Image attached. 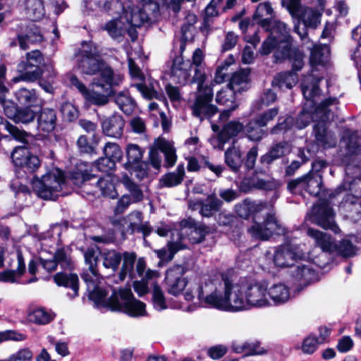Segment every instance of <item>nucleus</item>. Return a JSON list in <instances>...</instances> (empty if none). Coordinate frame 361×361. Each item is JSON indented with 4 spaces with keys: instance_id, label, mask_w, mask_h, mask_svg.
Here are the masks:
<instances>
[{
    "instance_id": "nucleus-1",
    "label": "nucleus",
    "mask_w": 361,
    "mask_h": 361,
    "mask_svg": "<svg viewBox=\"0 0 361 361\" xmlns=\"http://www.w3.org/2000/svg\"><path fill=\"white\" fill-rule=\"evenodd\" d=\"M185 269L180 265L169 269L166 283L169 292L174 295L183 293L186 301H192L197 296L204 307L217 310L238 312L246 310L243 285L235 283L225 275L214 276H183Z\"/></svg>"
},
{
    "instance_id": "nucleus-2",
    "label": "nucleus",
    "mask_w": 361,
    "mask_h": 361,
    "mask_svg": "<svg viewBox=\"0 0 361 361\" xmlns=\"http://www.w3.org/2000/svg\"><path fill=\"white\" fill-rule=\"evenodd\" d=\"M336 102V99L329 98L317 106L313 113L307 110V107H312L316 103H305V107L297 118L295 126L298 129L305 128L312 121L318 123L314 127V133L317 145L324 149L334 147L336 145L337 138L335 134L329 130L326 127V121L330 119V112L328 106ZM317 102V99H315Z\"/></svg>"
},
{
    "instance_id": "nucleus-3",
    "label": "nucleus",
    "mask_w": 361,
    "mask_h": 361,
    "mask_svg": "<svg viewBox=\"0 0 361 361\" xmlns=\"http://www.w3.org/2000/svg\"><path fill=\"white\" fill-rule=\"evenodd\" d=\"M78 70L82 74L88 75H99L93 80H112L116 76L113 68L103 59L98 45L92 40L82 41L81 47L75 54Z\"/></svg>"
},
{
    "instance_id": "nucleus-4",
    "label": "nucleus",
    "mask_w": 361,
    "mask_h": 361,
    "mask_svg": "<svg viewBox=\"0 0 361 361\" xmlns=\"http://www.w3.org/2000/svg\"><path fill=\"white\" fill-rule=\"evenodd\" d=\"M180 226V231H173L171 233L172 240L168 243L166 247L159 250V265L171 261L177 251L185 247L183 241L186 238L192 243H199L209 233L208 227H195L192 219L182 221Z\"/></svg>"
},
{
    "instance_id": "nucleus-5",
    "label": "nucleus",
    "mask_w": 361,
    "mask_h": 361,
    "mask_svg": "<svg viewBox=\"0 0 361 361\" xmlns=\"http://www.w3.org/2000/svg\"><path fill=\"white\" fill-rule=\"evenodd\" d=\"M330 55L329 47L326 44L315 45L311 51L310 63L311 66V73L305 76L301 83V89L303 96L306 100V104L315 103V99L319 95L320 90L318 87L319 82L322 79V75L316 73L319 71L318 66L324 67L327 63Z\"/></svg>"
},
{
    "instance_id": "nucleus-6",
    "label": "nucleus",
    "mask_w": 361,
    "mask_h": 361,
    "mask_svg": "<svg viewBox=\"0 0 361 361\" xmlns=\"http://www.w3.org/2000/svg\"><path fill=\"white\" fill-rule=\"evenodd\" d=\"M271 35H279L276 37L279 44L274 53L277 60L288 59L292 61L293 68L300 70L304 66V54L297 48H292L290 41L289 30L286 25L281 21H275L273 26L270 27Z\"/></svg>"
},
{
    "instance_id": "nucleus-7",
    "label": "nucleus",
    "mask_w": 361,
    "mask_h": 361,
    "mask_svg": "<svg viewBox=\"0 0 361 361\" xmlns=\"http://www.w3.org/2000/svg\"><path fill=\"white\" fill-rule=\"evenodd\" d=\"M144 215L140 211L135 210L128 215L116 219L113 224L121 233L123 238L127 234L142 233L144 238L149 236L153 228L149 221H143Z\"/></svg>"
},
{
    "instance_id": "nucleus-8",
    "label": "nucleus",
    "mask_w": 361,
    "mask_h": 361,
    "mask_svg": "<svg viewBox=\"0 0 361 361\" xmlns=\"http://www.w3.org/2000/svg\"><path fill=\"white\" fill-rule=\"evenodd\" d=\"M307 234L314 240L317 246L319 247L323 252H336L345 257H352L356 253V247L348 239H344L340 242L339 245H336L330 235L319 230L308 228Z\"/></svg>"
},
{
    "instance_id": "nucleus-9",
    "label": "nucleus",
    "mask_w": 361,
    "mask_h": 361,
    "mask_svg": "<svg viewBox=\"0 0 361 361\" xmlns=\"http://www.w3.org/2000/svg\"><path fill=\"white\" fill-rule=\"evenodd\" d=\"M116 312H122L131 317H139L147 314L145 302L135 298L130 288L118 289Z\"/></svg>"
},
{
    "instance_id": "nucleus-10",
    "label": "nucleus",
    "mask_w": 361,
    "mask_h": 361,
    "mask_svg": "<svg viewBox=\"0 0 361 361\" xmlns=\"http://www.w3.org/2000/svg\"><path fill=\"white\" fill-rule=\"evenodd\" d=\"M63 180L54 173H47L40 178L34 176L32 181L33 190L45 200H56L61 190V183Z\"/></svg>"
},
{
    "instance_id": "nucleus-11",
    "label": "nucleus",
    "mask_w": 361,
    "mask_h": 361,
    "mask_svg": "<svg viewBox=\"0 0 361 361\" xmlns=\"http://www.w3.org/2000/svg\"><path fill=\"white\" fill-rule=\"evenodd\" d=\"M45 64L42 53L38 50H32L26 54L25 61L17 65L20 78L23 81L35 82L39 78L40 68Z\"/></svg>"
},
{
    "instance_id": "nucleus-12",
    "label": "nucleus",
    "mask_w": 361,
    "mask_h": 361,
    "mask_svg": "<svg viewBox=\"0 0 361 361\" xmlns=\"http://www.w3.org/2000/svg\"><path fill=\"white\" fill-rule=\"evenodd\" d=\"M122 80L120 75L112 77V80L104 81L93 80L92 86L97 89L96 91H90L85 97L91 104L103 106L106 104L109 99V97L115 95L114 88L118 86Z\"/></svg>"
},
{
    "instance_id": "nucleus-13",
    "label": "nucleus",
    "mask_w": 361,
    "mask_h": 361,
    "mask_svg": "<svg viewBox=\"0 0 361 361\" xmlns=\"http://www.w3.org/2000/svg\"><path fill=\"white\" fill-rule=\"evenodd\" d=\"M334 216L335 214L329 204L322 202L313 206L310 212L307 214L305 220L338 233L340 228L335 223Z\"/></svg>"
},
{
    "instance_id": "nucleus-14",
    "label": "nucleus",
    "mask_w": 361,
    "mask_h": 361,
    "mask_svg": "<svg viewBox=\"0 0 361 361\" xmlns=\"http://www.w3.org/2000/svg\"><path fill=\"white\" fill-rule=\"evenodd\" d=\"M246 310L269 307L267 281H255L243 285Z\"/></svg>"
},
{
    "instance_id": "nucleus-15",
    "label": "nucleus",
    "mask_w": 361,
    "mask_h": 361,
    "mask_svg": "<svg viewBox=\"0 0 361 361\" xmlns=\"http://www.w3.org/2000/svg\"><path fill=\"white\" fill-rule=\"evenodd\" d=\"M304 245L284 244L274 248L275 266L285 268L293 266L299 259L305 258Z\"/></svg>"
},
{
    "instance_id": "nucleus-16",
    "label": "nucleus",
    "mask_w": 361,
    "mask_h": 361,
    "mask_svg": "<svg viewBox=\"0 0 361 361\" xmlns=\"http://www.w3.org/2000/svg\"><path fill=\"white\" fill-rule=\"evenodd\" d=\"M248 232L255 238L266 240L273 235H285L286 229L274 214H267L262 224L255 223L248 228Z\"/></svg>"
},
{
    "instance_id": "nucleus-17",
    "label": "nucleus",
    "mask_w": 361,
    "mask_h": 361,
    "mask_svg": "<svg viewBox=\"0 0 361 361\" xmlns=\"http://www.w3.org/2000/svg\"><path fill=\"white\" fill-rule=\"evenodd\" d=\"M212 96V87L204 85L203 80L199 82L197 96L192 106V114L195 116L202 120L204 117L212 116L216 112V107L210 104Z\"/></svg>"
},
{
    "instance_id": "nucleus-18",
    "label": "nucleus",
    "mask_w": 361,
    "mask_h": 361,
    "mask_svg": "<svg viewBox=\"0 0 361 361\" xmlns=\"http://www.w3.org/2000/svg\"><path fill=\"white\" fill-rule=\"evenodd\" d=\"M102 133L107 137L121 138L123 135L126 121L123 116L115 112L110 116H104L100 121Z\"/></svg>"
},
{
    "instance_id": "nucleus-19",
    "label": "nucleus",
    "mask_w": 361,
    "mask_h": 361,
    "mask_svg": "<svg viewBox=\"0 0 361 361\" xmlns=\"http://www.w3.org/2000/svg\"><path fill=\"white\" fill-rule=\"evenodd\" d=\"M158 170V137L154 138L152 146L149 152V161H140L137 164L132 165L130 168L126 169L131 173H135V176L140 180L148 177L149 166Z\"/></svg>"
},
{
    "instance_id": "nucleus-20",
    "label": "nucleus",
    "mask_w": 361,
    "mask_h": 361,
    "mask_svg": "<svg viewBox=\"0 0 361 361\" xmlns=\"http://www.w3.org/2000/svg\"><path fill=\"white\" fill-rule=\"evenodd\" d=\"M278 114L279 109L272 108L259 115L255 121L250 122L246 127L248 137L252 140H261L264 135L261 127L266 126Z\"/></svg>"
},
{
    "instance_id": "nucleus-21",
    "label": "nucleus",
    "mask_w": 361,
    "mask_h": 361,
    "mask_svg": "<svg viewBox=\"0 0 361 361\" xmlns=\"http://www.w3.org/2000/svg\"><path fill=\"white\" fill-rule=\"evenodd\" d=\"M320 17L321 13L317 9L305 7L301 16L295 18L298 20L294 26L295 32L303 39L307 35L306 27L315 28L320 23Z\"/></svg>"
},
{
    "instance_id": "nucleus-22",
    "label": "nucleus",
    "mask_w": 361,
    "mask_h": 361,
    "mask_svg": "<svg viewBox=\"0 0 361 361\" xmlns=\"http://www.w3.org/2000/svg\"><path fill=\"white\" fill-rule=\"evenodd\" d=\"M118 290L114 288L112 293L109 298L108 291L99 286H95L92 290L89 292L88 298L94 302L96 307H104L114 312L116 310V300L118 298Z\"/></svg>"
},
{
    "instance_id": "nucleus-23",
    "label": "nucleus",
    "mask_w": 361,
    "mask_h": 361,
    "mask_svg": "<svg viewBox=\"0 0 361 361\" xmlns=\"http://www.w3.org/2000/svg\"><path fill=\"white\" fill-rule=\"evenodd\" d=\"M267 298L269 307L284 305L292 298L290 288L283 282L274 283L270 286L267 283Z\"/></svg>"
},
{
    "instance_id": "nucleus-24",
    "label": "nucleus",
    "mask_w": 361,
    "mask_h": 361,
    "mask_svg": "<svg viewBox=\"0 0 361 361\" xmlns=\"http://www.w3.org/2000/svg\"><path fill=\"white\" fill-rule=\"evenodd\" d=\"M91 184L94 188L87 190V194L96 195L98 192H100L103 197L110 199H116L119 195L116 190V184L111 176L99 178L97 176V178Z\"/></svg>"
},
{
    "instance_id": "nucleus-25",
    "label": "nucleus",
    "mask_w": 361,
    "mask_h": 361,
    "mask_svg": "<svg viewBox=\"0 0 361 361\" xmlns=\"http://www.w3.org/2000/svg\"><path fill=\"white\" fill-rule=\"evenodd\" d=\"M37 129L43 133H51L57 126V111L53 108L43 107L37 109Z\"/></svg>"
},
{
    "instance_id": "nucleus-26",
    "label": "nucleus",
    "mask_w": 361,
    "mask_h": 361,
    "mask_svg": "<svg viewBox=\"0 0 361 361\" xmlns=\"http://www.w3.org/2000/svg\"><path fill=\"white\" fill-rule=\"evenodd\" d=\"M14 98L17 104L23 106L40 109L44 104V99L34 88L20 87L14 93Z\"/></svg>"
},
{
    "instance_id": "nucleus-27",
    "label": "nucleus",
    "mask_w": 361,
    "mask_h": 361,
    "mask_svg": "<svg viewBox=\"0 0 361 361\" xmlns=\"http://www.w3.org/2000/svg\"><path fill=\"white\" fill-rule=\"evenodd\" d=\"M185 49V43L182 42L180 46V55L174 58L173 65L171 66L172 78L173 80L179 83H183L188 78L191 69V64L188 61H184L182 56L183 52Z\"/></svg>"
},
{
    "instance_id": "nucleus-28",
    "label": "nucleus",
    "mask_w": 361,
    "mask_h": 361,
    "mask_svg": "<svg viewBox=\"0 0 361 361\" xmlns=\"http://www.w3.org/2000/svg\"><path fill=\"white\" fill-rule=\"evenodd\" d=\"M303 262H300L293 273V276L295 279L304 281L305 283H308L315 279V270L313 267L314 264H317L315 258L311 255L310 252H305V258L302 259Z\"/></svg>"
},
{
    "instance_id": "nucleus-29",
    "label": "nucleus",
    "mask_w": 361,
    "mask_h": 361,
    "mask_svg": "<svg viewBox=\"0 0 361 361\" xmlns=\"http://www.w3.org/2000/svg\"><path fill=\"white\" fill-rule=\"evenodd\" d=\"M69 178L73 184L83 188L86 192L89 190L87 186L92 185L91 183L97 178V176L88 171L86 164H77L73 170L70 172Z\"/></svg>"
},
{
    "instance_id": "nucleus-30",
    "label": "nucleus",
    "mask_w": 361,
    "mask_h": 361,
    "mask_svg": "<svg viewBox=\"0 0 361 361\" xmlns=\"http://www.w3.org/2000/svg\"><path fill=\"white\" fill-rule=\"evenodd\" d=\"M235 92L236 91L229 85H227L225 87L217 92L216 102L218 104L229 107L228 109L224 110L221 113L219 117L221 120H226L229 117L231 111L237 108V104L235 103Z\"/></svg>"
},
{
    "instance_id": "nucleus-31",
    "label": "nucleus",
    "mask_w": 361,
    "mask_h": 361,
    "mask_svg": "<svg viewBox=\"0 0 361 361\" xmlns=\"http://www.w3.org/2000/svg\"><path fill=\"white\" fill-rule=\"evenodd\" d=\"M53 281L57 286L71 289L73 290V293L70 294L71 298L79 295V278L77 274L59 271L53 276Z\"/></svg>"
},
{
    "instance_id": "nucleus-32",
    "label": "nucleus",
    "mask_w": 361,
    "mask_h": 361,
    "mask_svg": "<svg viewBox=\"0 0 361 361\" xmlns=\"http://www.w3.org/2000/svg\"><path fill=\"white\" fill-rule=\"evenodd\" d=\"M281 183L279 181L272 179L264 180L255 178H245L240 183V189L244 192H247L253 188L272 190L277 188Z\"/></svg>"
},
{
    "instance_id": "nucleus-33",
    "label": "nucleus",
    "mask_w": 361,
    "mask_h": 361,
    "mask_svg": "<svg viewBox=\"0 0 361 361\" xmlns=\"http://www.w3.org/2000/svg\"><path fill=\"white\" fill-rule=\"evenodd\" d=\"M273 13L274 10L271 4L269 1H264L258 5L254 14V20L266 30H269Z\"/></svg>"
},
{
    "instance_id": "nucleus-34",
    "label": "nucleus",
    "mask_w": 361,
    "mask_h": 361,
    "mask_svg": "<svg viewBox=\"0 0 361 361\" xmlns=\"http://www.w3.org/2000/svg\"><path fill=\"white\" fill-rule=\"evenodd\" d=\"M159 152L162 153L163 166L166 168L173 166L177 161L176 149L173 142L159 137Z\"/></svg>"
},
{
    "instance_id": "nucleus-35",
    "label": "nucleus",
    "mask_w": 361,
    "mask_h": 361,
    "mask_svg": "<svg viewBox=\"0 0 361 361\" xmlns=\"http://www.w3.org/2000/svg\"><path fill=\"white\" fill-rule=\"evenodd\" d=\"M123 264L118 273L120 281H124L127 276L132 280L135 277L134 265L137 260V255L135 252L125 251L122 253Z\"/></svg>"
},
{
    "instance_id": "nucleus-36",
    "label": "nucleus",
    "mask_w": 361,
    "mask_h": 361,
    "mask_svg": "<svg viewBox=\"0 0 361 361\" xmlns=\"http://www.w3.org/2000/svg\"><path fill=\"white\" fill-rule=\"evenodd\" d=\"M291 63H293L292 61ZM292 66L293 71H285L278 73L274 78L273 85L278 86L281 89H291L294 87L298 81L296 71H300L302 68L300 70H296L293 68V65Z\"/></svg>"
},
{
    "instance_id": "nucleus-37",
    "label": "nucleus",
    "mask_w": 361,
    "mask_h": 361,
    "mask_svg": "<svg viewBox=\"0 0 361 361\" xmlns=\"http://www.w3.org/2000/svg\"><path fill=\"white\" fill-rule=\"evenodd\" d=\"M38 81L39 85L47 93L53 92V83L56 74L53 66L44 64L39 70Z\"/></svg>"
},
{
    "instance_id": "nucleus-38",
    "label": "nucleus",
    "mask_w": 361,
    "mask_h": 361,
    "mask_svg": "<svg viewBox=\"0 0 361 361\" xmlns=\"http://www.w3.org/2000/svg\"><path fill=\"white\" fill-rule=\"evenodd\" d=\"M98 142L99 137L96 133H93L91 138L85 135H80L77 140L79 152L81 154H85L90 157L96 155Z\"/></svg>"
},
{
    "instance_id": "nucleus-39",
    "label": "nucleus",
    "mask_w": 361,
    "mask_h": 361,
    "mask_svg": "<svg viewBox=\"0 0 361 361\" xmlns=\"http://www.w3.org/2000/svg\"><path fill=\"white\" fill-rule=\"evenodd\" d=\"M225 163L234 172H237L243 163L242 152L235 142L224 153Z\"/></svg>"
},
{
    "instance_id": "nucleus-40",
    "label": "nucleus",
    "mask_w": 361,
    "mask_h": 361,
    "mask_svg": "<svg viewBox=\"0 0 361 361\" xmlns=\"http://www.w3.org/2000/svg\"><path fill=\"white\" fill-rule=\"evenodd\" d=\"M114 101L121 111L126 115H130L137 107L135 99L130 95L128 91H122L115 94Z\"/></svg>"
},
{
    "instance_id": "nucleus-41",
    "label": "nucleus",
    "mask_w": 361,
    "mask_h": 361,
    "mask_svg": "<svg viewBox=\"0 0 361 361\" xmlns=\"http://www.w3.org/2000/svg\"><path fill=\"white\" fill-rule=\"evenodd\" d=\"M266 209V204L262 202H252L248 200L235 205V212L238 216L247 218L250 214L258 213Z\"/></svg>"
},
{
    "instance_id": "nucleus-42",
    "label": "nucleus",
    "mask_w": 361,
    "mask_h": 361,
    "mask_svg": "<svg viewBox=\"0 0 361 361\" xmlns=\"http://www.w3.org/2000/svg\"><path fill=\"white\" fill-rule=\"evenodd\" d=\"M135 80H138L140 82L132 84L133 87L142 93L144 97L151 99L152 98L158 99V92L154 89L153 87H149L145 84V77L142 71V69L137 73L130 75Z\"/></svg>"
},
{
    "instance_id": "nucleus-43",
    "label": "nucleus",
    "mask_w": 361,
    "mask_h": 361,
    "mask_svg": "<svg viewBox=\"0 0 361 361\" xmlns=\"http://www.w3.org/2000/svg\"><path fill=\"white\" fill-rule=\"evenodd\" d=\"M103 259V266L106 269H111L114 272L118 270L122 260V253L116 250H104L102 252L99 250Z\"/></svg>"
},
{
    "instance_id": "nucleus-44",
    "label": "nucleus",
    "mask_w": 361,
    "mask_h": 361,
    "mask_svg": "<svg viewBox=\"0 0 361 361\" xmlns=\"http://www.w3.org/2000/svg\"><path fill=\"white\" fill-rule=\"evenodd\" d=\"M302 188H305L311 195H319L322 190L321 174L309 173L302 177Z\"/></svg>"
},
{
    "instance_id": "nucleus-45",
    "label": "nucleus",
    "mask_w": 361,
    "mask_h": 361,
    "mask_svg": "<svg viewBox=\"0 0 361 361\" xmlns=\"http://www.w3.org/2000/svg\"><path fill=\"white\" fill-rule=\"evenodd\" d=\"M222 204V201L216 195H209L203 202L200 213L202 216L211 217L220 209Z\"/></svg>"
},
{
    "instance_id": "nucleus-46",
    "label": "nucleus",
    "mask_w": 361,
    "mask_h": 361,
    "mask_svg": "<svg viewBox=\"0 0 361 361\" xmlns=\"http://www.w3.org/2000/svg\"><path fill=\"white\" fill-rule=\"evenodd\" d=\"M249 74L248 69H243L235 72L228 85L238 92L247 90L249 88Z\"/></svg>"
},
{
    "instance_id": "nucleus-47",
    "label": "nucleus",
    "mask_w": 361,
    "mask_h": 361,
    "mask_svg": "<svg viewBox=\"0 0 361 361\" xmlns=\"http://www.w3.org/2000/svg\"><path fill=\"white\" fill-rule=\"evenodd\" d=\"M290 152V145L287 142H281L275 145L270 151L261 157L262 162L270 163Z\"/></svg>"
},
{
    "instance_id": "nucleus-48",
    "label": "nucleus",
    "mask_w": 361,
    "mask_h": 361,
    "mask_svg": "<svg viewBox=\"0 0 361 361\" xmlns=\"http://www.w3.org/2000/svg\"><path fill=\"white\" fill-rule=\"evenodd\" d=\"M145 149L137 144H128L126 147L127 161L124 164L126 169L130 168L132 165L137 164L142 159Z\"/></svg>"
},
{
    "instance_id": "nucleus-49",
    "label": "nucleus",
    "mask_w": 361,
    "mask_h": 361,
    "mask_svg": "<svg viewBox=\"0 0 361 361\" xmlns=\"http://www.w3.org/2000/svg\"><path fill=\"white\" fill-rule=\"evenodd\" d=\"M121 183L129 192V194L127 195H130V200L133 203H137L142 200V190L140 189V186L134 183L128 176L126 175L123 177Z\"/></svg>"
},
{
    "instance_id": "nucleus-50",
    "label": "nucleus",
    "mask_w": 361,
    "mask_h": 361,
    "mask_svg": "<svg viewBox=\"0 0 361 361\" xmlns=\"http://www.w3.org/2000/svg\"><path fill=\"white\" fill-rule=\"evenodd\" d=\"M55 314L48 312L44 309L38 308L29 314V320L35 324L45 325L54 320Z\"/></svg>"
},
{
    "instance_id": "nucleus-51",
    "label": "nucleus",
    "mask_w": 361,
    "mask_h": 361,
    "mask_svg": "<svg viewBox=\"0 0 361 361\" xmlns=\"http://www.w3.org/2000/svg\"><path fill=\"white\" fill-rule=\"evenodd\" d=\"M85 264L89 266V270L94 276H98L99 270L97 264L99 261V255L94 247H87L84 253Z\"/></svg>"
},
{
    "instance_id": "nucleus-52",
    "label": "nucleus",
    "mask_w": 361,
    "mask_h": 361,
    "mask_svg": "<svg viewBox=\"0 0 361 361\" xmlns=\"http://www.w3.org/2000/svg\"><path fill=\"white\" fill-rule=\"evenodd\" d=\"M37 109L20 106L14 122L16 123H29L33 121L37 116Z\"/></svg>"
},
{
    "instance_id": "nucleus-53",
    "label": "nucleus",
    "mask_w": 361,
    "mask_h": 361,
    "mask_svg": "<svg viewBox=\"0 0 361 361\" xmlns=\"http://www.w3.org/2000/svg\"><path fill=\"white\" fill-rule=\"evenodd\" d=\"M185 169L184 166L180 164L178 165L176 171L171 173L163 177L162 180H160L163 185L167 187H173L179 185L184 176Z\"/></svg>"
},
{
    "instance_id": "nucleus-54",
    "label": "nucleus",
    "mask_w": 361,
    "mask_h": 361,
    "mask_svg": "<svg viewBox=\"0 0 361 361\" xmlns=\"http://www.w3.org/2000/svg\"><path fill=\"white\" fill-rule=\"evenodd\" d=\"M139 8L144 14H147L149 23L157 20L158 0H142V6Z\"/></svg>"
},
{
    "instance_id": "nucleus-55",
    "label": "nucleus",
    "mask_w": 361,
    "mask_h": 361,
    "mask_svg": "<svg viewBox=\"0 0 361 361\" xmlns=\"http://www.w3.org/2000/svg\"><path fill=\"white\" fill-rule=\"evenodd\" d=\"M63 120L71 123L77 120L79 116V111L76 106L70 102H64L60 106Z\"/></svg>"
},
{
    "instance_id": "nucleus-56",
    "label": "nucleus",
    "mask_w": 361,
    "mask_h": 361,
    "mask_svg": "<svg viewBox=\"0 0 361 361\" xmlns=\"http://www.w3.org/2000/svg\"><path fill=\"white\" fill-rule=\"evenodd\" d=\"M25 7L30 16L37 19L44 15V3L42 0H25Z\"/></svg>"
},
{
    "instance_id": "nucleus-57",
    "label": "nucleus",
    "mask_w": 361,
    "mask_h": 361,
    "mask_svg": "<svg viewBox=\"0 0 361 361\" xmlns=\"http://www.w3.org/2000/svg\"><path fill=\"white\" fill-rule=\"evenodd\" d=\"M128 22L130 23V26L133 27H140L145 23H149L147 14H144L139 7L131 10L130 17L128 18Z\"/></svg>"
},
{
    "instance_id": "nucleus-58",
    "label": "nucleus",
    "mask_w": 361,
    "mask_h": 361,
    "mask_svg": "<svg viewBox=\"0 0 361 361\" xmlns=\"http://www.w3.org/2000/svg\"><path fill=\"white\" fill-rule=\"evenodd\" d=\"M121 21L116 18L109 20L105 23L104 29L107 31L108 34L114 39H119L124 37L126 30L119 25Z\"/></svg>"
},
{
    "instance_id": "nucleus-59",
    "label": "nucleus",
    "mask_w": 361,
    "mask_h": 361,
    "mask_svg": "<svg viewBox=\"0 0 361 361\" xmlns=\"http://www.w3.org/2000/svg\"><path fill=\"white\" fill-rule=\"evenodd\" d=\"M30 149L25 145L16 147L11 155L12 162L16 168L22 166L23 161L30 154Z\"/></svg>"
},
{
    "instance_id": "nucleus-60",
    "label": "nucleus",
    "mask_w": 361,
    "mask_h": 361,
    "mask_svg": "<svg viewBox=\"0 0 361 361\" xmlns=\"http://www.w3.org/2000/svg\"><path fill=\"white\" fill-rule=\"evenodd\" d=\"M104 153L115 163L121 161L123 156L121 147L114 142H107L104 147Z\"/></svg>"
},
{
    "instance_id": "nucleus-61",
    "label": "nucleus",
    "mask_w": 361,
    "mask_h": 361,
    "mask_svg": "<svg viewBox=\"0 0 361 361\" xmlns=\"http://www.w3.org/2000/svg\"><path fill=\"white\" fill-rule=\"evenodd\" d=\"M41 166V161L36 155L32 154L31 152L23 161L22 166L19 169H22L25 173H35Z\"/></svg>"
},
{
    "instance_id": "nucleus-62",
    "label": "nucleus",
    "mask_w": 361,
    "mask_h": 361,
    "mask_svg": "<svg viewBox=\"0 0 361 361\" xmlns=\"http://www.w3.org/2000/svg\"><path fill=\"white\" fill-rule=\"evenodd\" d=\"M4 125L5 129L9 133V134L17 141H19L23 144H27V133L23 130H20L17 126L11 124L8 121L4 119Z\"/></svg>"
},
{
    "instance_id": "nucleus-63",
    "label": "nucleus",
    "mask_w": 361,
    "mask_h": 361,
    "mask_svg": "<svg viewBox=\"0 0 361 361\" xmlns=\"http://www.w3.org/2000/svg\"><path fill=\"white\" fill-rule=\"evenodd\" d=\"M243 125L238 121H231L224 126L221 132L227 139H230L237 136L243 130Z\"/></svg>"
},
{
    "instance_id": "nucleus-64",
    "label": "nucleus",
    "mask_w": 361,
    "mask_h": 361,
    "mask_svg": "<svg viewBox=\"0 0 361 361\" xmlns=\"http://www.w3.org/2000/svg\"><path fill=\"white\" fill-rule=\"evenodd\" d=\"M281 4L293 18L301 16V12L305 8L301 5L300 0H282Z\"/></svg>"
}]
</instances>
